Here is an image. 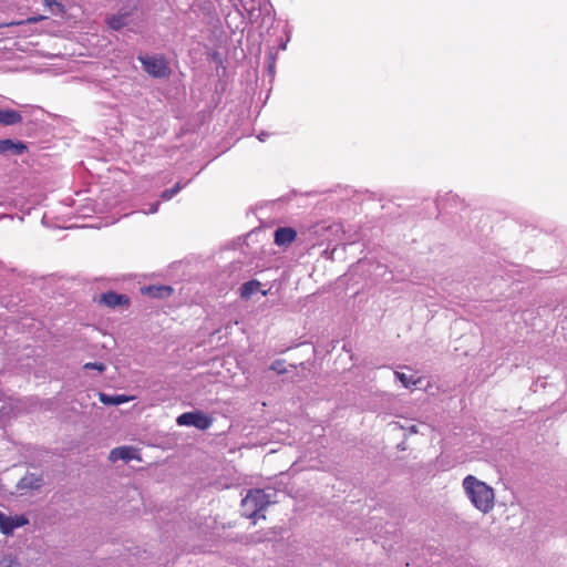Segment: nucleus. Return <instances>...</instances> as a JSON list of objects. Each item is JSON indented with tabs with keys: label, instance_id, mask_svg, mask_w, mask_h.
Instances as JSON below:
<instances>
[{
	"label": "nucleus",
	"instance_id": "3",
	"mask_svg": "<svg viewBox=\"0 0 567 567\" xmlns=\"http://www.w3.org/2000/svg\"><path fill=\"white\" fill-rule=\"evenodd\" d=\"M137 59L153 78H167L171 74L169 63L164 55H140Z\"/></svg>",
	"mask_w": 567,
	"mask_h": 567
},
{
	"label": "nucleus",
	"instance_id": "4",
	"mask_svg": "<svg viewBox=\"0 0 567 567\" xmlns=\"http://www.w3.org/2000/svg\"><path fill=\"white\" fill-rule=\"evenodd\" d=\"M213 417L208 416L199 410L185 412L177 416L176 423L179 426H194L198 430H207L213 424Z\"/></svg>",
	"mask_w": 567,
	"mask_h": 567
},
{
	"label": "nucleus",
	"instance_id": "1",
	"mask_svg": "<svg viewBox=\"0 0 567 567\" xmlns=\"http://www.w3.org/2000/svg\"><path fill=\"white\" fill-rule=\"evenodd\" d=\"M462 486L476 509L484 514L493 509L495 494L489 485L473 475H467L464 477Z\"/></svg>",
	"mask_w": 567,
	"mask_h": 567
},
{
	"label": "nucleus",
	"instance_id": "16",
	"mask_svg": "<svg viewBox=\"0 0 567 567\" xmlns=\"http://www.w3.org/2000/svg\"><path fill=\"white\" fill-rule=\"evenodd\" d=\"M44 19H47L45 16L38 14V16L29 17L25 20L2 22V23H0V29L6 28V27L38 23L40 21H43Z\"/></svg>",
	"mask_w": 567,
	"mask_h": 567
},
{
	"label": "nucleus",
	"instance_id": "15",
	"mask_svg": "<svg viewBox=\"0 0 567 567\" xmlns=\"http://www.w3.org/2000/svg\"><path fill=\"white\" fill-rule=\"evenodd\" d=\"M127 12H120L107 19V24L113 30H118L127 24Z\"/></svg>",
	"mask_w": 567,
	"mask_h": 567
},
{
	"label": "nucleus",
	"instance_id": "8",
	"mask_svg": "<svg viewBox=\"0 0 567 567\" xmlns=\"http://www.w3.org/2000/svg\"><path fill=\"white\" fill-rule=\"evenodd\" d=\"M27 151V145L20 141H12L10 138L0 140V154H16L20 155Z\"/></svg>",
	"mask_w": 567,
	"mask_h": 567
},
{
	"label": "nucleus",
	"instance_id": "21",
	"mask_svg": "<svg viewBox=\"0 0 567 567\" xmlns=\"http://www.w3.org/2000/svg\"><path fill=\"white\" fill-rule=\"evenodd\" d=\"M182 188V185L181 183H176L174 187L169 188V189H165L161 197L165 200H168L171 198H173Z\"/></svg>",
	"mask_w": 567,
	"mask_h": 567
},
{
	"label": "nucleus",
	"instance_id": "12",
	"mask_svg": "<svg viewBox=\"0 0 567 567\" xmlns=\"http://www.w3.org/2000/svg\"><path fill=\"white\" fill-rule=\"evenodd\" d=\"M144 291L152 298H167L173 293V288L164 285L148 286Z\"/></svg>",
	"mask_w": 567,
	"mask_h": 567
},
{
	"label": "nucleus",
	"instance_id": "20",
	"mask_svg": "<svg viewBox=\"0 0 567 567\" xmlns=\"http://www.w3.org/2000/svg\"><path fill=\"white\" fill-rule=\"evenodd\" d=\"M0 567H20L16 556L6 554L0 557Z\"/></svg>",
	"mask_w": 567,
	"mask_h": 567
},
{
	"label": "nucleus",
	"instance_id": "18",
	"mask_svg": "<svg viewBox=\"0 0 567 567\" xmlns=\"http://www.w3.org/2000/svg\"><path fill=\"white\" fill-rule=\"evenodd\" d=\"M389 427L391 429V431H399V430L406 431V433H404V436L417 433V426L415 424L405 426V425L401 424L400 422H391L389 424Z\"/></svg>",
	"mask_w": 567,
	"mask_h": 567
},
{
	"label": "nucleus",
	"instance_id": "24",
	"mask_svg": "<svg viewBox=\"0 0 567 567\" xmlns=\"http://www.w3.org/2000/svg\"><path fill=\"white\" fill-rule=\"evenodd\" d=\"M85 370H89V369H95L97 370L100 373L105 371L106 367L104 363L102 362H89V363H85L84 367H83Z\"/></svg>",
	"mask_w": 567,
	"mask_h": 567
},
{
	"label": "nucleus",
	"instance_id": "6",
	"mask_svg": "<svg viewBox=\"0 0 567 567\" xmlns=\"http://www.w3.org/2000/svg\"><path fill=\"white\" fill-rule=\"evenodd\" d=\"M42 477L37 474H27L17 483V491L23 494L25 491L39 489L42 486Z\"/></svg>",
	"mask_w": 567,
	"mask_h": 567
},
{
	"label": "nucleus",
	"instance_id": "7",
	"mask_svg": "<svg viewBox=\"0 0 567 567\" xmlns=\"http://www.w3.org/2000/svg\"><path fill=\"white\" fill-rule=\"evenodd\" d=\"M297 231L290 227H279L275 231V244L277 246H288L296 240Z\"/></svg>",
	"mask_w": 567,
	"mask_h": 567
},
{
	"label": "nucleus",
	"instance_id": "5",
	"mask_svg": "<svg viewBox=\"0 0 567 567\" xmlns=\"http://www.w3.org/2000/svg\"><path fill=\"white\" fill-rule=\"evenodd\" d=\"M99 302L110 308L128 307L130 298L126 295L109 291L100 296Z\"/></svg>",
	"mask_w": 567,
	"mask_h": 567
},
{
	"label": "nucleus",
	"instance_id": "14",
	"mask_svg": "<svg viewBox=\"0 0 567 567\" xmlns=\"http://www.w3.org/2000/svg\"><path fill=\"white\" fill-rule=\"evenodd\" d=\"M260 282L258 280H249L240 287V297L244 299H249L251 295L257 292L260 289Z\"/></svg>",
	"mask_w": 567,
	"mask_h": 567
},
{
	"label": "nucleus",
	"instance_id": "9",
	"mask_svg": "<svg viewBox=\"0 0 567 567\" xmlns=\"http://www.w3.org/2000/svg\"><path fill=\"white\" fill-rule=\"evenodd\" d=\"M135 457L134 449L131 446H120L113 449L109 454V460L113 463L117 461L128 462Z\"/></svg>",
	"mask_w": 567,
	"mask_h": 567
},
{
	"label": "nucleus",
	"instance_id": "25",
	"mask_svg": "<svg viewBox=\"0 0 567 567\" xmlns=\"http://www.w3.org/2000/svg\"><path fill=\"white\" fill-rule=\"evenodd\" d=\"M158 207H159V203L153 204L151 209H150V213H152V214L156 213Z\"/></svg>",
	"mask_w": 567,
	"mask_h": 567
},
{
	"label": "nucleus",
	"instance_id": "26",
	"mask_svg": "<svg viewBox=\"0 0 567 567\" xmlns=\"http://www.w3.org/2000/svg\"><path fill=\"white\" fill-rule=\"evenodd\" d=\"M398 449L401 450V451L406 450L405 443L401 442L400 444H398Z\"/></svg>",
	"mask_w": 567,
	"mask_h": 567
},
{
	"label": "nucleus",
	"instance_id": "10",
	"mask_svg": "<svg viewBox=\"0 0 567 567\" xmlns=\"http://www.w3.org/2000/svg\"><path fill=\"white\" fill-rule=\"evenodd\" d=\"M395 378L400 380L402 386L409 388L410 385H414L417 382H420L421 377L417 375L416 372L412 371L411 369L406 368V372H395Z\"/></svg>",
	"mask_w": 567,
	"mask_h": 567
},
{
	"label": "nucleus",
	"instance_id": "13",
	"mask_svg": "<svg viewBox=\"0 0 567 567\" xmlns=\"http://www.w3.org/2000/svg\"><path fill=\"white\" fill-rule=\"evenodd\" d=\"M100 400L107 405H118L124 402L134 400V396H127V395H110L106 392H97Z\"/></svg>",
	"mask_w": 567,
	"mask_h": 567
},
{
	"label": "nucleus",
	"instance_id": "11",
	"mask_svg": "<svg viewBox=\"0 0 567 567\" xmlns=\"http://www.w3.org/2000/svg\"><path fill=\"white\" fill-rule=\"evenodd\" d=\"M22 122L21 114L16 110H0V123L2 125H14Z\"/></svg>",
	"mask_w": 567,
	"mask_h": 567
},
{
	"label": "nucleus",
	"instance_id": "2",
	"mask_svg": "<svg viewBox=\"0 0 567 567\" xmlns=\"http://www.w3.org/2000/svg\"><path fill=\"white\" fill-rule=\"evenodd\" d=\"M275 496L276 491L274 488L250 489L241 501L243 515L248 518H266V516L260 513L267 506L275 503Z\"/></svg>",
	"mask_w": 567,
	"mask_h": 567
},
{
	"label": "nucleus",
	"instance_id": "23",
	"mask_svg": "<svg viewBox=\"0 0 567 567\" xmlns=\"http://www.w3.org/2000/svg\"><path fill=\"white\" fill-rule=\"evenodd\" d=\"M270 370L277 372L278 374H282L287 372V369L285 368V361L284 360H276L271 363Z\"/></svg>",
	"mask_w": 567,
	"mask_h": 567
},
{
	"label": "nucleus",
	"instance_id": "22",
	"mask_svg": "<svg viewBox=\"0 0 567 567\" xmlns=\"http://www.w3.org/2000/svg\"><path fill=\"white\" fill-rule=\"evenodd\" d=\"M13 530L18 527H22L29 523V519L24 515L11 516Z\"/></svg>",
	"mask_w": 567,
	"mask_h": 567
},
{
	"label": "nucleus",
	"instance_id": "19",
	"mask_svg": "<svg viewBox=\"0 0 567 567\" xmlns=\"http://www.w3.org/2000/svg\"><path fill=\"white\" fill-rule=\"evenodd\" d=\"M0 530L4 535H11L13 533L11 516H6L3 513H1Z\"/></svg>",
	"mask_w": 567,
	"mask_h": 567
},
{
	"label": "nucleus",
	"instance_id": "17",
	"mask_svg": "<svg viewBox=\"0 0 567 567\" xmlns=\"http://www.w3.org/2000/svg\"><path fill=\"white\" fill-rule=\"evenodd\" d=\"M43 4L52 14H63L65 12V8L61 2L56 0H42Z\"/></svg>",
	"mask_w": 567,
	"mask_h": 567
}]
</instances>
